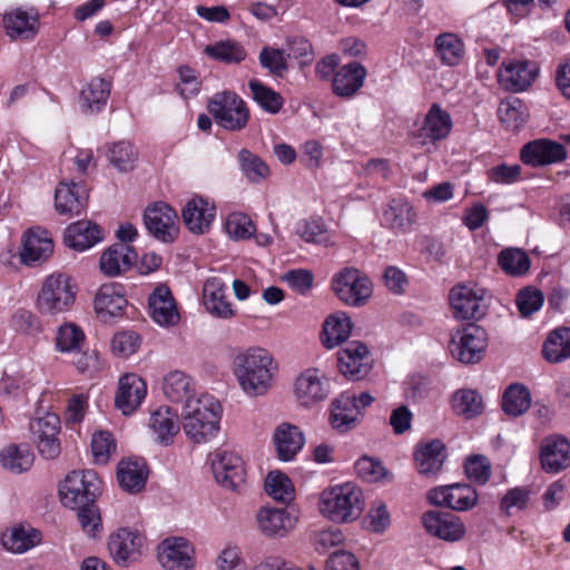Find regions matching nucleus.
I'll return each instance as SVG.
<instances>
[{"label":"nucleus","mask_w":570,"mask_h":570,"mask_svg":"<svg viewBox=\"0 0 570 570\" xmlns=\"http://www.w3.org/2000/svg\"><path fill=\"white\" fill-rule=\"evenodd\" d=\"M259 530L268 537H283L295 525V518L285 509L263 508L257 513Z\"/></svg>","instance_id":"nucleus-36"},{"label":"nucleus","mask_w":570,"mask_h":570,"mask_svg":"<svg viewBox=\"0 0 570 570\" xmlns=\"http://www.w3.org/2000/svg\"><path fill=\"white\" fill-rule=\"evenodd\" d=\"M531 405V393L523 384L514 383L509 385L502 397V410L510 416H520Z\"/></svg>","instance_id":"nucleus-48"},{"label":"nucleus","mask_w":570,"mask_h":570,"mask_svg":"<svg viewBox=\"0 0 570 570\" xmlns=\"http://www.w3.org/2000/svg\"><path fill=\"white\" fill-rule=\"evenodd\" d=\"M265 490L269 497L283 503H289L295 498V489L291 479L279 471H272L267 474Z\"/></svg>","instance_id":"nucleus-51"},{"label":"nucleus","mask_w":570,"mask_h":570,"mask_svg":"<svg viewBox=\"0 0 570 570\" xmlns=\"http://www.w3.org/2000/svg\"><path fill=\"white\" fill-rule=\"evenodd\" d=\"M150 316L158 325L170 327L179 322L175 298L166 285L157 286L148 298Z\"/></svg>","instance_id":"nucleus-25"},{"label":"nucleus","mask_w":570,"mask_h":570,"mask_svg":"<svg viewBox=\"0 0 570 570\" xmlns=\"http://www.w3.org/2000/svg\"><path fill=\"white\" fill-rule=\"evenodd\" d=\"M367 71L358 62H350L338 68L332 78V90L340 98L351 99L363 87Z\"/></svg>","instance_id":"nucleus-26"},{"label":"nucleus","mask_w":570,"mask_h":570,"mask_svg":"<svg viewBox=\"0 0 570 570\" xmlns=\"http://www.w3.org/2000/svg\"><path fill=\"white\" fill-rule=\"evenodd\" d=\"M216 208L214 204L203 197L191 198L183 209V220L186 227L194 234H205L209 230L215 219Z\"/></svg>","instance_id":"nucleus-29"},{"label":"nucleus","mask_w":570,"mask_h":570,"mask_svg":"<svg viewBox=\"0 0 570 570\" xmlns=\"http://www.w3.org/2000/svg\"><path fill=\"white\" fill-rule=\"evenodd\" d=\"M294 394L301 405L311 406L328 396V380L317 368H307L296 377Z\"/></svg>","instance_id":"nucleus-14"},{"label":"nucleus","mask_w":570,"mask_h":570,"mask_svg":"<svg viewBox=\"0 0 570 570\" xmlns=\"http://www.w3.org/2000/svg\"><path fill=\"white\" fill-rule=\"evenodd\" d=\"M53 253V242L48 230L30 228L22 240L20 259L23 264L32 266L47 261Z\"/></svg>","instance_id":"nucleus-24"},{"label":"nucleus","mask_w":570,"mask_h":570,"mask_svg":"<svg viewBox=\"0 0 570 570\" xmlns=\"http://www.w3.org/2000/svg\"><path fill=\"white\" fill-rule=\"evenodd\" d=\"M111 85L102 78L91 79L81 90L80 106L83 112H99L107 104Z\"/></svg>","instance_id":"nucleus-39"},{"label":"nucleus","mask_w":570,"mask_h":570,"mask_svg":"<svg viewBox=\"0 0 570 570\" xmlns=\"http://www.w3.org/2000/svg\"><path fill=\"white\" fill-rule=\"evenodd\" d=\"M163 390L165 395L173 402H187L191 396V380L180 371H174L164 377Z\"/></svg>","instance_id":"nucleus-50"},{"label":"nucleus","mask_w":570,"mask_h":570,"mask_svg":"<svg viewBox=\"0 0 570 570\" xmlns=\"http://www.w3.org/2000/svg\"><path fill=\"white\" fill-rule=\"evenodd\" d=\"M179 82L176 88L184 99L197 96L200 91V82L198 81L196 71L188 66H180L177 69Z\"/></svg>","instance_id":"nucleus-64"},{"label":"nucleus","mask_w":570,"mask_h":570,"mask_svg":"<svg viewBox=\"0 0 570 570\" xmlns=\"http://www.w3.org/2000/svg\"><path fill=\"white\" fill-rule=\"evenodd\" d=\"M273 441L277 458L287 462L292 461L303 449L305 436L298 426L283 422L275 429Z\"/></svg>","instance_id":"nucleus-31"},{"label":"nucleus","mask_w":570,"mask_h":570,"mask_svg":"<svg viewBox=\"0 0 570 570\" xmlns=\"http://www.w3.org/2000/svg\"><path fill=\"white\" fill-rule=\"evenodd\" d=\"M566 157L564 145H523L520 151L522 163L532 167L559 163Z\"/></svg>","instance_id":"nucleus-38"},{"label":"nucleus","mask_w":570,"mask_h":570,"mask_svg":"<svg viewBox=\"0 0 570 570\" xmlns=\"http://www.w3.org/2000/svg\"><path fill=\"white\" fill-rule=\"evenodd\" d=\"M117 478L120 487L130 493L140 492L147 482L148 468L144 460H121L117 468Z\"/></svg>","instance_id":"nucleus-35"},{"label":"nucleus","mask_w":570,"mask_h":570,"mask_svg":"<svg viewBox=\"0 0 570 570\" xmlns=\"http://www.w3.org/2000/svg\"><path fill=\"white\" fill-rule=\"evenodd\" d=\"M142 544L144 537L137 530L122 528L109 537L108 549L115 562L126 567L140 556Z\"/></svg>","instance_id":"nucleus-20"},{"label":"nucleus","mask_w":570,"mask_h":570,"mask_svg":"<svg viewBox=\"0 0 570 570\" xmlns=\"http://www.w3.org/2000/svg\"><path fill=\"white\" fill-rule=\"evenodd\" d=\"M158 561L166 570H193L194 548L184 538L165 539L157 548Z\"/></svg>","instance_id":"nucleus-13"},{"label":"nucleus","mask_w":570,"mask_h":570,"mask_svg":"<svg viewBox=\"0 0 570 570\" xmlns=\"http://www.w3.org/2000/svg\"><path fill=\"white\" fill-rule=\"evenodd\" d=\"M149 428L163 444L173 442V438L179 431L178 416L169 406H160L155 410L149 420Z\"/></svg>","instance_id":"nucleus-41"},{"label":"nucleus","mask_w":570,"mask_h":570,"mask_svg":"<svg viewBox=\"0 0 570 570\" xmlns=\"http://www.w3.org/2000/svg\"><path fill=\"white\" fill-rule=\"evenodd\" d=\"M126 306L125 288L119 283L102 285L95 298L96 313L104 322L120 316Z\"/></svg>","instance_id":"nucleus-27"},{"label":"nucleus","mask_w":570,"mask_h":570,"mask_svg":"<svg viewBox=\"0 0 570 570\" xmlns=\"http://www.w3.org/2000/svg\"><path fill=\"white\" fill-rule=\"evenodd\" d=\"M351 331L352 323L346 314L330 315L323 325L322 343L326 348H334L348 338Z\"/></svg>","instance_id":"nucleus-43"},{"label":"nucleus","mask_w":570,"mask_h":570,"mask_svg":"<svg viewBox=\"0 0 570 570\" xmlns=\"http://www.w3.org/2000/svg\"><path fill=\"white\" fill-rule=\"evenodd\" d=\"M87 204L82 187L71 181H60L56 188L55 207L61 215H80Z\"/></svg>","instance_id":"nucleus-32"},{"label":"nucleus","mask_w":570,"mask_h":570,"mask_svg":"<svg viewBox=\"0 0 570 570\" xmlns=\"http://www.w3.org/2000/svg\"><path fill=\"white\" fill-rule=\"evenodd\" d=\"M252 99L261 109L271 115H276L283 108L284 99L279 92L254 78L248 81Z\"/></svg>","instance_id":"nucleus-45"},{"label":"nucleus","mask_w":570,"mask_h":570,"mask_svg":"<svg viewBox=\"0 0 570 570\" xmlns=\"http://www.w3.org/2000/svg\"><path fill=\"white\" fill-rule=\"evenodd\" d=\"M337 365L340 372L353 381L366 376L372 367V361L366 345L358 341L347 343V345L337 353Z\"/></svg>","instance_id":"nucleus-15"},{"label":"nucleus","mask_w":570,"mask_h":570,"mask_svg":"<svg viewBox=\"0 0 570 570\" xmlns=\"http://www.w3.org/2000/svg\"><path fill=\"white\" fill-rule=\"evenodd\" d=\"M485 348L487 332L474 323L458 328L451 335L450 353L463 364L480 362Z\"/></svg>","instance_id":"nucleus-8"},{"label":"nucleus","mask_w":570,"mask_h":570,"mask_svg":"<svg viewBox=\"0 0 570 570\" xmlns=\"http://www.w3.org/2000/svg\"><path fill=\"white\" fill-rule=\"evenodd\" d=\"M428 498L434 505L446 507L455 511H468L478 503L475 489L463 483L432 489Z\"/></svg>","instance_id":"nucleus-12"},{"label":"nucleus","mask_w":570,"mask_h":570,"mask_svg":"<svg viewBox=\"0 0 570 570\" xmlns=\"http://www.w3.org/2000/svg\"><path fill=\"white\" fill-rule=\"evenodd\" d=\"M102 239L101 228L89 220H78L68 226L65 244L78 252H83Z\"/></svg>","instance_id":"nucleus-34"},{"label":"nucleus","mask_w":570,"mask_h":570,"mask_svg":"<svg viewBox=\"0 0 570 570\" xmlns=\"http://www.w3.org/2000/svg\"><path fill=\"white\" fill-rule=\"evenodd\" d=\"M422 523L430 535L448 542L461 540L466 531L462 520L450 512L428 511L422 517Z\"/></svg>","instance_id":"nucleus-16"},{"label":"nucleus","mask_w":570,"mask_h":570,"mask_svg":"<svg viewBox=\"0 0 570 570\" xmlns=\"http://www.w3.org/2000/svg\"><path fill=\"white\" fill-rule=\"evenodd\" d=\"M101 491V481L94 470L70 472L59 488L62 504L70 509L95 502Z\"/></svg>","instance_id":"nucleus-4"},{"label":"nucleus","mask_w":570,"mask_h":570,"mask_svg":"<svg viewBox=\"0 0 570 570\" xmlns=\"http://www.w3.org/2000/svg\"><path fill=\"white\" fill-rule=\"evenodd\" d=\"M208 110L215 121L229 131L243 129L249 119L246 102L232 91L215 94L208 101Z\"/></svg>","instance_id":"nucleus-6"},{"label":"nucleus","mask_w":570,"mask_h":570,"mask_svg":"<svg viewBox=\"0 0 570 570\" xmlns=\"http://www.w3.org/2000/svg\"><path fill=\"white\" fill-rule=\"evenodd\" d=\"M225 229L229 237L234 239H246L254 234L255 225L247 215L232 213L226 219Z\"/></svg>","instance_id":"nucleus-62"},{"label":"nucleus","mask_w":570,"mask_h":570,"mask_svg":"<svg viewBox=\"0 0 570 570\" xmlns=\"http://www.w3.org/2000/svg\"><path fill=\"white\" fill-rule=\"evenodd\" d=\"M35 455L28 444H11L0 452L2 466L13 473L27 471L33 464Z\"/></svg>","instance_id":"nucleus-46"},{"label":"nucleus","mask_w":570,"mask_h":570,"mask_svg":"<svg viewBox=\"0 0 570 570\" xmlns=\"http://www.w3.org/2000/svg\"><path fill=\"white\" fill-rule=\"evenodd\" d=\"M137 254L135 249L124 243H117L109 246L99 261L100 271L109 277L118 276L127 272L136 262Z\"/></svg>","instance_id":"nucleus-30"},{"label":"nucleus","mask_w":570,"mask_h":570,"mask_svg":"<svg viewBox=\"0 0 570 570\" xmlns=\"http://www.w3.org/2000/svg\"><path fill=\"white\" fill-rule=\"evenodd\" d=\"M544 302V296L541 291L532 287L521 289L515 298V304L519 313L523 317H529L538 312Z\"/></svg>","instance_id":"nucleus-61"},{"label":"nucleus","mask_w":570,"mask_h":570,"mask_svg":"<svg viewBox=\"0 0 570 570\" xmlns=\"http://www.w3.org/2000/svg\"><path fill=\"white\" fill-rule=\"evenodd\" d=\"M147 394L145 381L135 373L120 377L115 396V405L125 415L132 414L141 404Z\"/></svg>","instance_id":"nucleus-22"},{"label":"nucleus","mask_w":570,"mask_h":570,"mask_svg":"<svg viewBox=\"0 0 570 570\" xmlns=\"http://www.w3.org/2000/svg\"><path fill=\"white\" fill-rule=\"evenodd\" d=\"M452 126L451 115L439 104H433L424 117L422 131L425 138L439 141L448 137Z\"/></svg>","instance_id":"nucleus-40"},{"label":"nucleus","mask_w":570,"mask_h":570,"mask_svg":"<svg viewBox=\"0 0 570 570\" xmlns=\"http://www.w3.org/2000/svg\"><path fill=\"white\" fill-rule=\"evenodd\" d=\"M332 289L348 306H363L372 296V282L361 271L345 267L332 278Z\"/></svg>","instance_id":"nucleus-7"},{"label":"nucleus","mask_w":570,"mask_h":570,"mask_svg":"<svg viewBox=\"0 0 570 570\" xmlns=\"http://www.w3.org/2000/svg\"><path fill=\"white\" fill-rule=\"evenodd\" d=\"M539 68L534 62L524 59L504 60L498 70V82L510 92H523L535 80Z\"/></svg>","instance_id":"nucleus-10"},{"label":"nucleus","mask_w":570,"mask_h":570,"mask_svg":"<svg viewBox=\"0 0 570 570\" xmlns=\"http://www.w3.org/2000/svg\"><path fill=\"white\" fill-rule=\"evenodd\" d=\"M361 415L356 395L344 392L331 405L330 423L338 432H346L355 428Z\"/></svg>","instance_id":"nucleus-28"},{"label":"nucleus","mask_w":570,"mask_h":570,"mask_svg":"<svg viewBox=\"0 0 570 570\" xmlns=\"http://www.w3.org/2000/svg\"><path fill=\"white\" fill-rule=\"evenodd\" d=\"M361 497V490L353 483L332 487L322 492L320 511L334 522H351L363 510Z\"/></svg>","instance_id":"nucleus-3"},{"label":"nucleus","mask_w":570,"mask_h":570,"mask_svg":"<svg viewBox=\"0 0 570 570\" xmlns=\"http://www.w3.org/2000/svg\"><path fill=\"white\" fill-rule=\"evenodd\" d=\"M30 430L37 441L42 456L55 459L60 453V442L57 435L60 431V419L55 413H46L30 422Z\"/></svg>","instance_id":"nucleus-17"},{"label":"nucleus","mask_w":570,"mask_h":570,"mask_svg":"<svg viewBox=\"0 0 570 570\" xmlns=\"http://www.w3.org/2000/svg\"><path fill=\"white\" fill-rule=\"evenodd\" d=\"M2 24L11 41H31L40 29V13L35 7H17L3 13Z\"/></svg>","instance_id":"nucleus-9"},{"label":"nucleus","mask_w":570,"mask_h":570,"mask_svg":"<svg viewBox=\"0 0 570 570\" xmlns=\"http://www.w3.org/2000/svg\"><path fill=\"white\" fill-rule=\"evenodd\" d=\"M434 51L442 65L456 67L464 60L465 45L456 33L443 32L434 40Z\"/></svg>","instance_id":"nucleus-37"},{"label":"nucleus","mask_w":570,"mask_h":570,"mask_svg":"<svg viewBox=\"0 0 570 570\" xmlns=\"http://www.w3.org/2000/svg\"><path fill=\"white\" fill-rule=\"evenodd\" d=\"M540 462L548 473H558L570 466V441L560 434L547 436L540 446Z\"/></svg>","instance_id":"nucleus-21"},{"label":"nucleus","mask_w":570,"mask_h":570,"mask_svg":"<svg viewBox=\"0 0 570 570\" xmlns=\"http://www.w3.org/2000/svg\"><path fill=\"white\" fill-rule=\"evenodd\" d=\"M542 354L549 363H561L570 358V327H558L546 338Z\"/></svg>","instance_id":"nucleus-42"},{"label":"nucleus","mask_w":570,"mask_h":570,"mask_svg":"<svg viewBox=\"0 0 570 570\" xmlns=\"http://www.w3.org/2000/svg\"><path fill=\"white\" fill-rule=\"evenodd\" d=\"M205 53L210 58L225 63H239L246 58V51L242 45L235 41H218L205 48Z\"/></svg>","instance_id":"nucleus-53"},{"label":"nucleus","mask_w":570,"mask_h":570,"mask_svg":"<svg viewBox=\"0 0 570 570\" xmlns=\"http://www.w3.org/2000/svg\"><path fill=\"white\" fill-rule=\"evenodd\" d=\"M238 159L243 174L253 184L264 181L271 174L267 164L247 149L239 151Z\"/></svg>","instance_id":"nucleus-52"},{"label":"nucleus","mask_w":570,"mask_h":570,"mask_svg":"<svg viewBox=\"0 0 570 570\" xmlns=\"http://www.w3.org/2000/svg\"><path fill=\"white\" fill-rule=\"evenodd\" d=\"M76 299V288L66 274L48 276L38 295V307L45 314L56 315L71 308Z\"/></svg>","instance_id":"nucleus-5"},{"label":"nucleus","mask_w":570,"mask_h":570,"mask_svg":"<svg viewBox=\"0 0 570 570\" xmlns=\"http://www.w3.org/2000/svg\"><path fill=\"white\" fill-rule=\"evenodd\" d=\"M77 517L82 528V531L89 537L95 538L102 528L101 518L95 502H90L76 508Z\"/></svg>","instance_id":"nucleus-60"},{"label":"nucleus","mask_w":570,"mask_h":570,"mask_svg":"<svg viewBox=\"0 0 570 570\" xmlns=\"http://www.w3.org/2000/svg\"><path fill=\"white\" fill-rule=\"evenodd\" d=\"M452 407L456 414L471 419L482 413V397L473 390H460L453 395Z\"/></svg>","instance_id":"nucleus-54"},{"label":"nucleus","mask_w":570,"mask_h":570,"mask_svg":"<svg viewBox=\"0 0 570 570\" xmlns=\"http://www.w3.org/2000/svg\"><path fill=\"white\" fill-rule=\"evenodd\" d=\"M107 157L111 166L119 171H128L135 167L138 153L134 145H111L107 151Z\"/></svg>","instance_id":"nucleus-57"},{"label":"nucleus","mask_w":570,"mask_h":570,"mask_svg":"<svg viewBox=\"0 0 570 570\" xmlns=\"http://www.w3.org/2000/svg\"><path fill=\"white\" fill-rule=\"evenodd\" d=\"M445 458V446L440 440L421 443L414 453L417 472L424 476L440 472Z\"/></svg>","instance_id":"nucleus-33"},{"label":"nucleus","mask_w":570,"mask_h":570,"mask_svg":"<svg viewBox=\"0 0 570 570\" xmlns=\"http://www.w3.org/2000/svg\"><path fill=\"white\" fill-rule=\"evenodd\" d=\"M214 476L218 484L228 490H237L245 482L243 459L230 451H217L210 455Z\"/></svg>","instance_id":"nucleus-11"},{"label":"nucleus","mask_w":570,"mask_h":570,"mask_svg":"<svg viewBox=\"0 0 570 570\" xmlns=\"http://www.w3.org/2000/svg\"><path fill=\"white\" fill-rule=\"evenodd\" d=\"M220 405L210 395L188 399L181 412L183 429L196 443L206 442L218 431Z\"/></svg>","instance_id":"nucleus-2"},{"label":"nucleus","mask_w":570,"mask_h":570,"mask_svg":"<svg viewBox=\"0 0 570 570\" xmlns=\"http://www.w3.org/2000/svg\"><path fill=\"white\" fill-rule=\"evenodd\" d=\"M203 299L206 311L214 317L229 320L236 315L234 305L227 296V286L218 277L205 282Z\"/></svg>","instance_id":"nucleus-23"},{"label":"nucleus","mask_w":570,"mask_h":570,"mask_svg":"<svg viewBox=\"0 0 570 570\" xmlns=\"http://www.w3.org/2000/svg\"><path fill=\"white\" fill-rule=\"evenodd\" d=\"M277 365L272 354L262 347H248L233 360V374L249 396L265 395L273 385Z\"/></svg>","instance_id":"nucleus-1"},{"label":"nucleus","mask_w":570,"mask_h":570,"mask_svg":"<svg viewBox=\"0 0 570 570\" xmlns=\"http://www.w3.org/2000/svg\"><path fill=\"white\" fill-rule=\"evenodd\" d=\"M86 342V335L80 326L67 322L60 325L56 334V347L61 353L79 354Z\"/></svg>","instance_id":"nucleus-47"},{"label":"nucleus","mask_w":570,"mask_h":570,"mask_svg":"<svg viewBox=\"0 0 570 570\" xmlns=\"http://www.w3.org/2000/svg\"><path fill=\"white\" fill-rule=\"evenodd\" d=\"M498 118L500 122L511 130L520 128L528 118V109L524 102L518 97H508L499 104Z\"/></svg>","instance_id":"nucleus-44"},{"label":"nucleus","mask_w":570,"mask_h":570,"mask_svg":"<svg viewBox=\"0 0 570 570\" xmlns=\"http://www.w3.org/2000/svg\"><path fill=\"white\" fill-rule=\"evenodd\" d=\"M411 214L410 204L405 199L399 198L390 202L383 213V218L392 228H401L412 222Z\"/></svg>","instance_id":"nucleus-58"},{"label":"nucleus","mask_w":570,"mask_h":570,"mask_svg":"<svg viewBox=\"0 0 570 570\" xmlns=\"http://www.w3.org/2000/svg\"><path fill=\"white\" fill-rule=\"evenodd\" d=\"M39 542L40 532L24 527H16L2 535L3 547L14 553H22Z\"/></svg>","instance_id":"nucleus-49"},{"label":"nucleus","mask_w":570,"mask_h":570,"mask_svg":"<svg viewBox=\"0 0 570 570\" xmlns=\"http://www.w3.org/2000/svg\"><path fill=\"white\" fill-rule=\"evenodd\" d=\"M177 214L165 203H155L145 209L144 223L149 234L161 242H173Z\"/></svg>","instance_id":"nucleus-18"},{"label":"nucleus","mask_w":570,"mask_h":570,"mask_svg":"<svg viewBox=\"0 0 570 570\" xmlns=\"http://www.w3.org/2000/svg\"><path fill=\"white\" fill-rule=\"evenodd\" d=\"M500 267L512 276L524 275L530 268V258L525 252L519 248H505L499 257Z\"/></svg>","instance_id":"nucleus-55"},{"label":"nucleus","mask_w":570,"mask_h":570,"mask_svg":"<svg viewBox=\"0 0 570 570\" xmlns=\"http://www.w3.org/2000/svg\"><path fill=\"white\" fill-rule=\"evenodd\" d=\"M287 53L274 47H264L259 52L261 66L273 76H283L288 70Z\"/></svg>","instance_id":"nucleus-56"},{"label":"nucleus","mask_w":570,"mask_h":570,"mask_svg":"<svg viewBox=\"0 0 570 570\" xmlns=\"http://www.w3.org/2000/svg\"><path fill=\"white\" fill-rule=\"evenodd\" d=\"M464 470L469 480L483 485L491 476V462L484 455H473L466 459Z\"/></svg>","instance_id":"nucleus-63"},{"label":"nucleus","mask_w":570,"mask_h":570,"mask_svg":"<svg viewBox=\"0 0 570 570\" xmlns=\"http://www.w3.org/2000/svg\"><path fill=\"white\" fill-rule=\"evenodd\" d=\"M484 291L474 289L465 285H458L451 289L450 303L458 318H481L485 314L483 301Z\"/></svg>","instance_id":"nucleus-19"},{"label":"nucleus","mask_w":570,"mask_h":570,"mask_svg":"<svg viewBox=\"0 0 570 570\" xmlns=\"http://www.w3.org/2000/svg\"><path fill=\"white\" fill-rule=\"evenodd\" d=\"M91 451L96 463L106 464L116 451V441L111 433L98 431L91 439Z\"/></svg>","instance_id":"nucleus-59"}]
</instances>
